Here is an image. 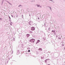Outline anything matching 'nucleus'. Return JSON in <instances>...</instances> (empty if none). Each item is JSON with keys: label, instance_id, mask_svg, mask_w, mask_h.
<instances>
[{"label": "nucleus", "instance_id": "1", "mask_svg": "<svg viewBox=\"0 0 65 65\" xmlns=\"http://www.w3.org/2000/svg\"><path fill=\"white\" fill-rule=\"evenodd\" d=\"M29 41L31 42L34 43L35 41V39H31Z\"/></svg>", "mask_w": 65, "mask_h": 65}, {"label": "nucleus", "instance_id": "2", "mask_svg": "<svg viewBox=\"0 0 65 65\" xmlns=\"http://www.w3.org/2000/svg\"><path fill=\"white\" fill-rule=\"evenodd\" d=\"M35 28L34 27H32L31 28V30L32 31H33L35 30Z\"/></svg>", "mask_w": 65, "mask_h": 65}, {"label": "nucleus", "instance_id": "3", "mask_svg": "<svg viewBox=\"0 0 65 65\" xmlns=\"http://www.w3.org/2000/svg\"><path fill=\"white\" fill-rule=\"evenodd\" d=\"M26 36L27 37H29L30 36V35L29 34H27Z\"/></svg>", "mask_w": 65, "mask_h": 65}, {"label": "nucleus", "instance_id": "4", "mask_svg": "<svg viewBox=\"0 0 65 65\" xmlns=\"http://www.w3.org/2000/svg\"><path fill=\"white\" fill-rule=\"evenodd\" d=\"M37 5L38 6V7H40V5Z\"/></svg>", "mask_w": 65, "mask_h": 65}, {"label": "nucleus", "instance_id": "5", "mask_svg": "<svg viewBox=\"0 0 65 65\" xmlns=\"http://www.w3.org/2000/svg\"><path fill=\"white\" fill-rule=\"evenodd\" d=\"M39 50H41V51H42V49H41V48H39Z\"/></svg>", "mask_w": 65, "mask_h": 65}, {"label": "nucleus", "instance_id": "6", "mask_svg": "<svg viewBox=\"0 0 65 65\" xmlns=\"http://www.w3.org/2000/svg\"><path fill=\"white\" fill-rule=\"evenodd\" d=\"M40 42V40H38L37 42H38H38Z\"/></svg>", "mask_w": 65, "mask_h": 65}, {"label": "nucleus", "instance_id": "7", "mask_svg": "<svg viewBox=\"0 0 65 65\" xmlns=\"http://www.w3.org/2000/svg\"><path fill=\"white\" fill-rule=\"evenodd\" d=\"M20 6H21V5H19V7H20Z\"/></svg>", "mask_w": 65, "mask_h": 65}, {"label": "nucleus", "instance_id": "8", "mask_svg": "<svg viewBox=\"0 0 65 65\" xmlns=\"http://www.w3.org/2000/svg\"><path fill=\"white\" fill-rule=\"evenodd\" d=\"M28 52H30V50H29L28 51Z\"/></svg>", "mask_w": 65, "mask_h": 65}, {"label": "nucleus", "instance_id": "9", "mask_svg": "<svg viewBox=\"0 0 65 65\" xmlns=\"http://www.w3.org/2000/svg\"><path fill=\"white\" fill-rule=\"evenodd\" d=\"M55 32V31H54L53 30H52V32Z\"/></svg>", "mask_w": 65, "mask_h": 65}, {"label": "nucleus", "instance_id": "10", "mask_svg": "<svg viewBox=\"0 0 65 65\" xmlns=\"http://www.w3.org/2000/svg\"><path fill=\"white\" fill-rule=\"evenodd\" d=\"M38 20H39V18H38Z\"/></svg>", "mask_w": 65, "mask_h": 65}, {"label": "nucleus", "instance_id": "11", "mask_svg": "<svg viewBox=\"0 0 65 65\" xmlns=\"http://www.w3.org/2000/svg\"><path fill=\"white\" fill-rule=\"evenodd\" d=\"M50 9H51V7H50Z\"/></svg>", "mask_w": 65, "mask_h": 65}, {"label": "nucleus", "instance_id": "12", "mask_svg": "<svg viewBox=\"0 0 65 65\" xmlns=\"http://www.w3.org/2000/svg\"><path fill=\"white\" fill-rule=\"evenodd\" d=\"M64 50H65V47H64Z\"/></svg>", "mask_w": 65, "mask_h": 65}, {"label": "nucleus", "instance_id": "13", "mask_svg": "<svg viewBox=\"0 0 65 65\" xmlns=\"http://www.w3.org/2000/svg\"><path fill=\"white\" fill-rule=\"evenodd\" d=\"M1 20V18H0V20Z\"/></svg>", "mask_w": 65, "mask_h": 65}, {"label": "nucleus", "instance_id": "14", "mask_svg": "<svg viewBox=\"0 0 65 65\" xmlns=\"http://www.w3.org/2000/svg\"><path fill=\"white\" fill-rule=\"evenodd\" d=\"M47 65H50V64H47Z\"/></svg>", "mask_w": 65, "mask_h": 65}, {"label": "nucleus", "instance_id": "15", "mask_svg": "<svg viewBox=\"0 0 65 65\" xmlns=\"http://www.w3.org/2000/svg\"><path fill=\"white\" fill-rule=\"evenodd\" d=\"M50 28H49L48 30H49Z\"/></svg>", "mask_w": 65, "mask_h": 65}, {"label": "nucleus", "instance_id": "16", "mask_svg": "<svg viewBox=\"0 0 65 65\" xmlns=\"http://www.w3.org/2000/svg\"><path fill=\"white\" fill-rule=\"evenodd\" d=\"M0 59H1V58H0Z\"/></svg>", "mask_w": 65, "mask_h": 65}, {"label": "nucleus", "instance_id": "17", "mask_svg": "<svg viewBox=\"0 0 65 65\" xmlns=\"http://www.w3.org/2000/svg\"><path fill=\"white\" fill-rule=\"evenodd\" d=\"M9 18H10V17H9Z\"/></svg>", "mask_w": 65, "mask_h": 65}]
</instances>
